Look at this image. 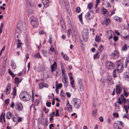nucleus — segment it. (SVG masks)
<instances>
[{
	"label": "nucleus",
	"mask_w": 129,
	"mask_h": 129,
	"mask_svg": "<svg viewBox=\"0 0 129 129\" xmlns=\"http://www.w3.org/2000/svg\"><path fill=\"white\" fill-rule=\"evenodd\" d=\"M60 65L62 76V81L63 83L64 86L65 87H67L68 83L67 77L66 74L65 73V71L64 66L62 63H61Z\"/></svg>",
	"instance_id": "nucleus-1"
},
{
	"label": "nucleus",
	"mask_w": 129,
	"mask_h": 129,
	"mask_svg": "<svg viewBox=\"0 0 129 129\" xmlns=\"http://www.w3.org/2000/svg\"><path fill=\"white\" fill-rule=\"evenodd\" d=\"M19 97L22 100L27 101L30 100L31 96L28 93L25 91H23L20 94Z\"/></svg>",
	"instance_id": "nucleus-2"
},
{
	"label": "nucleus",
	"mask_w": 129,
	"mask_h": 129,
	"mask_svg": "<svg viewBox=\"0 0 129 129\" xmlns=\"http://www.w3.org/2000/svg\"><path fill=\"white\" fill-rule=\"evenodd\" d=\"M81 100L79 99L75 98L73 99L72 100L71 104L74 107L78 108L80 107L81 105Z\"/></svg>",
	"instance_id": "nucleus-3"
},
{
	"label": "nucleus",
	"mask_w": 129,
	"mask_h": 129,
	"mask_svg": "<svg viewBox=\"0 0 129 129\" xmlns=\"http://www.w3.org/2000/svg\"><path fill=\"white\" fill-rule=\"evenodd\" d=\"M32 25L34 28H37L38 26V20L36 17L34 16L31 17L30 19Z\"/></svg>",
	"instance_id": "nucleus-4"
},
{
	"label": "nucleus",
	"mask_w": 129,
	"mask_h": 129,
	"mask_svg": "<svg viewBox=\"0 0 129 129\" xmlns=\"http://www.w3.org/2000/svg\"><path fill=\"white\" fill-rule=\"evenodd\" d=\"M78 84L77 88L79 91H82L84 90V87L83 84L82 80L80 78L77 79Z\"/></svg>",
	"instance_id": "nucleus-5"
},
{
	"label": "nucleus",
	"mask_w": 129,
	"mask_h": 129,
	"mask_svg": "<svg viewBox=\"0 0 129 129\" xmlns=\"http://www.w3.org/2000/svg\"><path fill=\"white\" fill-rule=\"evenodd\" d=\"M18 24L17 25L18 27L16 29L15 34V39L16 40H17L18 42L20 41V40L18 39L19 37V35L21 31V29L20 27L18 26Z\"/></svg>",
	"instance_id": "nucleus-6"
},
{
	"label": "nucleus",
	"mask_w": 129,
	"mask_h": 129,
	"mask_svg": "<svg viewBox=\"0 0 129 129\" xmlns=\"http://www.w3.org/2000/svg\"><path fill=\"white\" fill-rule=\"evenodd\" d=\"M94 16L93 12L92 11H89L86 14L85 17L88 20H91L93 18Z\"/></svg>",
	"instance_id": "nucleus-7"
},
{
	"label": "nucleus",
	"mask_w": 129,
	"mask_h": 129,
	"mask_svg": "<svg viewBox=\"0 0 129 129\" xmlns=\"http://www.w3.org/2000/svg\"><path fill=\"white\" fill-rule=\"evenodd\" d=\"M106 65L107 68L110 70L113 69L115 67V64L113 62L109 61L106 62Z\"/></svg>",
	"instance_id": "nucleus-8"
},
{
	"label": "nucleus",
	"mask_w": 129,
	"mask_h": 129,
	"mask_svg": "<svg viewBox=\"0 0 129 129\" xmlns=\"http://www.w3.org/2000/svg\"><path fill=\"white\" fill-rule=\"evenodd\" d=\"M15 107L16 110L18 111H22L23 109L22 104L21 103L19 102L15 104Z\"/></svg>",
	"instance_id": "nucleus-9"
},
{
	"label": "nucleus",
	"mask_w": 129,
	"mask_h": 129,
	"mask_svg": "<svg viewBox=\"0 0 129 129\" xmlns=\"http://www.w3.org/2000/svg\"><path fill=\"white\" fill-rule=\"evenodd\" d=\"M116 92L117 94H119L122 91V87L120 85H116L115 86Z\"/></svg>",
	"instance_id": "nucleus-10"
},
{
	"label": "nucleus",
	"mask_w": 129,
	"mask_h": 129,
	"mask_svg": "<svg viewBox=\"0 0 129 129\" xmlns=\"http://www.w3.org/2000/svg\"><path fill=\"white\" fill-rule=\"evenodd\" d=\"M111 56L113 58L116 59L118 58L119 56V54L118 51L116 50L114 51L112 53Z\"/></svg>",
	"instance_id": "nucleus-11"
},
{
	"label": "nucleus",
	"mask_w": 129,
	"mask_h": 129,
	"mask_svg": "<svg viewBox=\"0 0 129 129\" xmlns=\"http://www.w3.org/2000/svg\"><path fill=\"white\" fill-rule=\"evenodd\" d=\"M11 85L10 83H8L6 86L5 93L6 94H8L10 93L11 91Z\"/></svg>",
	"instance_id": "nucleus-12"
},
{
	"label": "nucleus",
	"mask_w": 129,
	"mask_h": 129,
	"mask_svg": "<svg viewBox=\"0 0 129 129\" xmlns=\"http://www.w3.org/2000/svg\"><path fill=\"white\" fill-rule=\"evenodd\" d=\"M57 64L56 62H54V63L51 67V69L52 73H53L55 70V69L57 68Z\"/></svg>",
	"instance_id": "nucleus-13"
},
{
	"label": "nucleus",
	"mask_w": 129,
	"mask_h": 129,
	"mask_svg": "<svg viewBox=\"0 0 129 129\" xmlns=\"http://www.w3.org/2000/svg\"><path fill=\"white\" fill-rule=\"evenodd\" d=\"M107 83L109 85H111L113 84V82L112 79L111 77L108 76L106 79Z\"/></svg>",
	"instance_id": "nucleus-14"
},
{
	"label": "nucleus",
	"mask_w": 129,
	"mask_h": 129,
	"mask_svg": "<svg viewBox=\"0 0 129 129\" xmlns=\"http://www.w3.org/2000/svg\"><path fill=\"white\" fill-rule=\"evenodd\" d=\"M117 71H118V72H121L123 70V66L121 64L118 65L117 67Z\"/></svg>",
	"instance_id": "nucleus-15"
},
{
	"label": "nucleus",
	"mask_w": 129,
	"mask_h": 129,
	"mask_svg": "<svg viewBox=\"0 0 129 129\" xmlns=\"http://www.w3.org/2000/svg\"><path fill=\"white\" fill-rule=\"evenodd\" d=\"M67 110L69 112H70L72 111V107L69 103L68 101L67 103Z\"/></svg>",
	"instance_id": "nucleus-16"
},
{
	"label": "nucleus",
	"mask_w": 129,
	"mask_h": 129,
	"mask_svg": "<svg viewBox=\"0 0 129 129\" xmlns=\"http://www.w3.org/2000/svg\"><path fill=\"white\" fill-rule=\"evenodd\" d=\"M42 2L44 7L45 8L48 7L49 5V1L48 0H43Z\"/></svg>",
	"instance_id": "nucleus-17"
},
{
	"label": "nucleus",
	"mask_w": 129,
	"mask_h": 129,
	"mask_svg": "<svg viewBox=\"0 0 129 129\" xmlns=\"http://www.w3.org/2000/svg\"><path fill=\"white\" fill-rule=\"evenodd\" d=\"M11 66L12 67V69H15L16 67V66L15 63L14 62L13 60H11Z\"/></svg>",
	"instance_id": "nucleus-18"
},
{
	"label": "nucleus",
	"mask_w": 129,
	"mask_h": 129,
	"mask_svg": "<svg viewBox=\"0 0 129 129\" xmlns=\"http://www.w3.org/2000/svg\"><path fill=\"white\" fill-rule=\"evenodd\" d=\"M120 96L121 97V100H122L123 102V104H125L126 102H127V101H128V102L129 101L128 99L126 100L125 99V98L124 97L123 94H121Z\"/></svg>",
	"instance_id": "nucleus-19"
},
{
	"label": "nucleus",
	"mask_w": 129,
	"mask_h": 129,
	"mask_svg": "<svg viewBox=\"0 0 129 129\" xmlns=\"http://www.w3.org/2000/svg\"><path fill=\"white\" fill-rule=\"evenodd\" d=\"M114 19L116 21L119 22H120L122 20V18H121L116 16L114 17Z\"/></svg>",
	"instance_id": "nucleus-20"
},
{
	"label": "nucleus",
	"mask_w": 129,
	"mask_h": 129,
	"mask_svg": "<svg viewBox=\"0 0 129 129\" xmlns=\"http://www.w3.org/2000/svg\"><path fill=\"white\" fill-rule=\"evenodd\" d=\"M88 35L87 34H84L83 35V38L85 42H87L88 39Z\"/></svg>",
	"instance_id": "nucleus-21"
},
{
	"label": "nucleus",
	"mask_w": 129,
	"mask_h": 129,
	"mask_svg": "<svg viewBox=\"0 0 129 129\" xmlns=\"http://www.w3.org/2000/svg\"><path fill=\"white\" fill-rule=\"evenodd\" d=\"M123 4L125 6H129V0H125L123 3Z\"/></svg>",
	"instance_id": "nucleus-22"
},
{
	"label": "nucleus",
	"mask_w": 129,
	"mask_h": 129,
	"mask_svg": "<svg viewBox=\"0 0 129 129\" xmlns=\"http://www.w3.org/2000/svg\"><path fill=\"white\" fill-rule=\"evenodd\" d=\"M61 54L64 59L67 60H69V57L66 54H64L62 52H61Z\"/></svg>",
	"instance_id": "nucleus-23"
},
{
	"label": "nucleus",
	"mask_w": 129,
	"mask_h": 129,
	"mask_svg": "<svg viewBox=\"0 0 129 129\" xmlns=\"http://www.w3.org/2000/svg\"><path fill=\"white\" fill-rule=\"evenodd\" d=\"M102 13L103 14L107 15L108 14L107 10L105 8H103L101 10Z\"/></svg>",
	"instance_id": "nucleus-24"
},
{
	"label": "nucleus",
	"mask_w": 129,
	"mask_h": 129,
	"mask_svg": "<svg viewBox=\"0 0 129 129\" xmlns=\"http://www.w3.org/2000/svg\"><path fill=\"white\" fill-rule=\"evenodd\" d=\"M114 126L115 129H121V126L116 123H114Z\"/></svg>",
	"instance_id": "nucleus-25"
},
{
	"label": "nucleus",
	"mask_w": 129,
	"mask_h": 129,
	"mask_svg": "<svg viewBox=\"0 0 129 129\" xmlns=\"http://www.w3.org/2000/svg\"><path fill=\"white\" fill-rule=\"evenodd\" d=\"M127 46L126 44H124L122 47V51H125L127 50Z\"/></svg>",
	"instance_id": "nucleus-26"
},
{
	"label": "nucleus",
	"mask_w": 129,
	"mask_h": 129,
	"mask_svg": "<svg viewBox=\"0 0 129 129\" xmlns=\"http://www.w3.org/2000/svg\"><path fill=\"white\" fill-rule=\"evenodd\" d=\"M60 24L61 27L62 29L65 28V26L63 21L61 20L60 21Z\"/></svg>",
	"instance_id": "nucleus-27"
},
{
	"label": "nucleus",
	"mask_w": 129,
	"mask_h": 129,
	"mask_svg": "<svg viewBox=\"0 0 129 129\" xmlns=\"http://www.w3.org/2000/svg\"><path fill=\"white\" fill-rule=\"evenodd\" d=\"M34 57L35 58H41V56L40 55L39 53V52H38L37 53L35 54L34 56Z\"/></svg>",
	"instance_id": "nucleus-28"
},
{
	"label": "nucleus",
	"mask_w": 129,
	"mask_h": 129,
	"mask_svg": "<svg viewBox=\"0 0 129 129\" xmlns=\"http://www.w3.org/2000/svg\"><path fill=\"white\" fill-rule=\"evenodd\" d=\"M110 22V20L109 18H106L105 22V25L107 26L108 25Z\"/></svg>",
	"instance_id": "nucleus-29"
},
{
	"label": "nucleus",
	"mask_w": 129,
	"mask_h": 129,
	"mask_svg": "<svg viewBox=\"0 0 129 129\" xmlns=\"http://www.w3.org/2000/svg\"><path fill=\"white\" fill-rule=\"evenodd\" d=\"M79 20L80 21L81 23H83V21L82 20V14L81 13L79 15Z\"/></svg>",
	"instance_id": "nucleus-30"
},
{
	"label": "nucleus",
	"mask_w": 129,
	"mask_h": 129,
	"mask_svg": "<svg viewBox=\"0 0 129 129\" xmlns=\"http://www.w3.org/2000/svg\"><path fill=\"white\" fill-rule=\"evenodd\" d=\"M19 78L17 77H16L15 78L14 83L15 84H16L17 83H19Z\"/></svg>",
	"instance_id": "nucleus-31"
},
{
	"label": "nucleus",
	"mask_w": 129,
	"mask_h": 129,
	"mask_svg": "<svg viewBox=\"0 0 129 129\" xmlns=\"http://www.w3.org/2000/svg\"><path fill=\"white\" fill-rule=\"evenodd\" d=\"M13 96H15L16 95V89L15 87H14L13 89Z\"/></svg>",
	"instance_id": "nucleus-32"
},
{
	"label": "nucleus",
	"mask_w": 129,
	"mask_h": 129,
	"mask_svg": "<svg viewBox=\"0 0 129 129\" xmlns=\"http://www.w3.org/2000/svg\"><path fill=\"white\" fill-rule=\"evenodd\" d=\"M9 74L11 76L13 77H15V75L11 71L10 69L9 70Z\"/></svg>",
	"instance_id": "nucleus-33"
},
{
	"label": "nucleus",
	"mask_w": 129,
	"mask_h": 129,
	"mask_svg": "<svg viewBox=\"0 0 129 129\" xmlns=\"http://www.w3.org/2000/svg\"><path fill=\"white\" fill-rule=\"evenodd\" d=\"M95 41L96 42H99L101 40L99 36H96L95 38Z\"/></svg>",
	"instance_id": "nucleus-34"
},
{
	"label": "nucleus",
	"mask_w": 129,
	"mask_h": 129,
	"mask_svg": "<svg viewBox=\"0 0 129 129\" xmlns=\"http://www.w3.org/2000/svg\"><path fill=\"white\" fill-rule=\"evenodd\" d=\"M62 84L61 83H60L59 84H57L56 86V88H58V89H60L62 87Z\"/></svg>",
	"instance_id": "nucleus-35"
},
{
	"label": "nucleus",
	"mask_w": 129,
	"mask_h": 129,
	"mask_svg": "<svg viewBox=\"0 0 129 129\" xmlns=\"http://www.w3.org/2000/svg\"><path fill=\"white\" fill-rule=\"evenodd\" d=\"M100 57V55H98V53H96V54L94 55L93 58L95 59L96 58H99Z\"/></svg>",
	"instance_id": "nucleus-36"
},
{
	"label": "nucleus",
	"mask_w": 129,
	"mask_h": 129,
	"mask_svg": "<svg viewBox=\"0 0 129 129\" xmlns=\"http://www.w3.org/2000/svg\"><path fill=\"white\" fill-rule=\"evenodd\" d=\"M124 78L127 80H129V76L126 74H124Z\"/></svg>",
	"instance_id": "nucleus-37"
},
{
	"label": "nucleus",
	"mask_w": 129,
	"mask_h": 129,
	"mask_svg": "<svg viewBox=\"0 0 129 129\" xmlns=\"http://www.w3.org/2000/svg\"><path fill=\"white\" fill-rule=\"evenodd\" d=\"M93 5L91 3H89L88 5L87 8L89 9V10L90 9Z\"/></svg>",
	"instance_id": "nucleus-38"
},
{
	"label": "nucleus",
	"mask_w": 129,
	"mask_h": 129,
	"mask_svg": "<svg viewBox=\"0 0 129 129\" xmlns=\"http://www.w3.org/2000/svg\"><path fill=\"white\" fill-rule=\"evenodd\" d=\"M117 71L116 70V69H114V70L113 71V72L112 73L113 76L114 77H116V72Z\"/></svg>",
	"instance_id": "nucleus-39"
},
{
	"label": "nucleus",
	"mask_w": 129,
	"mask_h": 129,
	"mask_svg": "<svg viewBox=\"0 0 129 129\" xmlns=\"http://www.w3.org/2000/svg\"><path fill=\"white\" fill-rule=\"evenodd\" d=\"M39 86L41 89H42L43 87H44V83H41L39 84Z\"/></svg>",
	"instance_id": "nucleus-40"
},
{
	"label": "nucleus",
	"mask_w": 129,
	"mask_h": 129,
	"mask_svg": "<svg viewBox=\"0 0 129 129\" xmlns=\"http://www.w3.org/2000/svg\"><path fill=\"white\" fill-rule=\"evenodd\" d=\"M49 42L50 44H51L52 42V38L51 35H49Z\"/></svg>",
	"instance_id": "nucleus-41"
},
{
	"label": "nucleus",
	"mask_w": 129,
	"mask_h": 129,
	"mask_svg": "<svg viewBox=\"0 0 129 129\" xmlns=\"http://www.w3.org/2000/svg\"><path fill=\"white\" fill-rule=\"evenodd\" d=\"M39 103V100H38L37 99L36 100H35V105L36 106H37L38 105V104Z\"/></svg>",
	"instance_id": "nucleus-42"
},
{
	"label": "nucleus",
	"mask_w": 129,
	"mask_h": 129,
	"mask_svg": "<svg viewBox=\"0 0 129 129\" xmlns=\"http://www.w3.org/2000/svg\"><path fill=\"white\" fill-rule=\"evenodd\" d=\"M68 74L69 76L70 79V80H72L73 79V77L72 76V74L71 73H69Z\"/></svg>",
	"instance_id": "nucleus-43"
},
{
	"label": "nucleus",
	"mask_w": 129,
	"mask_h": 129,
	"mask_svg": "<svg viewBox=\"0 0 129 129\" xmlns=\"http://www.w3.org/2000/svg\"><path fill=\"white\" fill-rule=\"evenodd\" d=\"M80 9L79 7H77L76 9V12L79 13L80 11Z\"/></svg>",
	"instance_id": "nucleus-44"
},
{
	"label": "nucleus",
	"mask_w": 129,
	"mask_h": 129,
	"mask_svg": "<svg viewBox=\"0 0 129 129\" xmlns=\"http://www.w3.org/2000/svg\"><path fill=\"white\" fill-rule=\"evenodd\" d=\"M25 41L26 45H27L28 46L29 45V44L28 43V40L27 39V37H26L25 38Z\"/></svg>",
	"instance_id": "nucleus-45"
},
{
	"label": "nucleus",
	"mask_w": 129,
	"mask_h": 129,
	"mask_svg": "<svg viewBox=\"0 0 129 129\" xmlns=\"http://www.w3.org/2000/svg\"><path fill=\"white\" fill-rule=\"evenodd\" d=\"M50 50L52 51L53 52L54 51V50H55L54 47L53 45H52L51 46V47L50 48Z\"/></svg>",
	"instance_id": "nucleus-46"
},
{
	"label": "nucleus",
	"mask_w": 129,
	"mask_h": 129,
	"mask_svg": "<svg viewBox=\"0 0 129 129\" xmlns=\"http://www.w3.org/2000/svg\"><path fill=\"white\" fill-rule=\"evenodd\" d=\"M3 116L4 115L3 113H2L0 117V121L1 122L3 121Z\"/></svg>",
	"instance_id": "nucleus-47"
},
{
	"label": "nucleus",
	"mask_w": 129,
	"mask_h": 129,
	"mask_svg": "<svg viewBox=\"0 0 129 129\" xmlns=\"http://www.w3.org/2000/svg\"><path fill=\"white\" fill-rule=\"evenodd\" d=\"M118 122H119V124H118L120 126H121L122 127H123L124 126V125H123L122 124V123H123V122L120 121H118Z\"/></svg>",
	"instance_id": "nucleus-48"
},
{
	"label": "nucleus",
	"mask_w": 129,
	"mask_h": 129,
	"mask_svg": "<svg viewBox=\"0 0 129 129\" xmlns=\"http://www.w3.org/2000/svg\"><path fill=\"white\" fill-rule=\"evenodd\" d=\"M32 10L30 9H29L28 10V16L30 15L31 13L32 12Z\"/></svg>",
	"instance_id": "nucleus-49"
},
{
	"label": "nucleus",
	"mask_w": 129,
	"mask_h": 129,
	"mask_svg": "<svg viewBox=\"0 0 129 129\" xmlns=\"http://www.w3.org/2000/svg\"><path fill=\"white\" fill-rule=\"evenodd\" d=\"M9 99H7L5 100V104L6 105H8L9 103Z\"/></svg>",
	"instance_id": "nucleus-50"
},
{
	"label": "nucleus",
	"mask_w": 129,
	"mask_h": 129,
	"mask_svg": "<svg viewBox=\"0 0 129 129\" xmlns=\"http://www.w3.org/2000/svg\"><path fill=\"white\" fill-rule=\"evenodd\" d=\"M71 31L70 29H69L67 31V34L68 36H70L71 34Z\"/></svg>",
	"instance_id": "nucleus-51"
},
{
	"label": "nucleus",
	"mask_w": 129,
	"mask_h": 129,
	"mask_svg": "<svg viewBox=\"0 0 129 129\" xmlns=\"http://www.w3.org/2000/svg\"><path fill=\"white\" fill-rule=\"evenodd\" d=\"M103 49V46L101 45H100L99 48L98 49V50H99L100 51H102L101 50H102Z\"/></svg>",
	"instance_id": "nucleus-52"
},
{
	"label": "nucleus",
	"mask_w": 129,
	"mask_h": 129,
	"mask_svg": "<svg viewBox=\"0 0 129 129\" xmlns=\"http://www.w3.org/2000/svg\"><path fill=\"white\" fill-rule=\"evenodd\" d=\"M44 111L45 113H48V112H49L48 110L45 107H44Z\"/></svg>",
	"instance_id": "nucleus-53"
},
{
	"label": "nucleus",
	"mask_w": 129,
	"mask_h": 129,
	"mask_svg": "<svg viewBox=\"0 0 129 129\" xmlns=\"http://www.w3.org/2000/svg\"><path fill=\"white\" fill-rule=\"evenodd\" d=\"M113 116L115 117H118V113H113Z\"/></svg>",
	"instance_id": "nucleus-54"
},
{
	"label": "nucleus",
	"mask_w": 129,
	"mask_h": 129,
	"mask_svg": "<svg viewBox=\"0 0 129 129\" xmlns=\"http://www.w3.org/2000/svg\"><path fill=\"white\" fill-rule=\"evenodd\" d=\"M125 96H127L128 95V93L126 92L125 90H124L123 92Z\"/></svg>",
	"instance_id": "nucleus-55"
},
{
	"label": "nucleus",
	"mask_w": 129,
	"mask_h": 129,
	"mask_svg": "<svg viewBox=\"0 0 129 129\" xmlns=\"http://www.w3.org/2000/svg\"><path fill=\"white\" fill-rule=\"evenodd\" d=\"M113 39L114 41L115 42L118 40V37L117 36H115L114 37Z\"/></svg>",
	"instance_id": "nucleus-56"
},
{
	"label": "nucleus",
	"mask_w": 129,
	"mask_h": 129,
	"mask_svg": "<svg viewBox=\"0 0 129 129\" xmlns=\"http://www.w3.org/2000/svg\"><path fill=\"white\" fill-rule=\"evenodd\" d=\"M99 0H96V3L95 5V7L96 8L99 4Z\"/></svg>",
	"instance_id": "nucleus-57"
},
{
	"label": "nucleus",
	"mask_w": 129,
	"mask_h": 129,
	"mask_svg": "<svg viewBox=\"0 0 129 129\" xmlns=\"http://www.w3.org/2000/svg\"><path fill=\"white\" fill-rule=\"evenodd\" d=\"M99 120L101 122H103V120H104L102 116H100V117H99Z\"/></svg>",
	"instance_id": "nucleus-58"
},
{
	"label": "nucleus",
	"mask_w": 129,
	"mask_h": 129,
	"mask_svg": "<svg viewBox=\"0 0 129 129\" xmlns=\"http://www.w3.org/2000/svg\"><path fill=\"white\" fill-rule=\"evenodd\" d=\"M111 121V120L110 118H108L107 119V122L108 124H109L110 123V122Z\"/></svg>",
	"instance_id": "nucleus-59"
},
{
	"label": "nucleus",
	"mask_w": 129,
	"mask_h": 129,
	"mask_svg": "<svg viewBox=\"0 0 129 129\" xmlns=\"http://www.w3.org/2000/svg\"><path fill=\"white\" fill-rule=\"evenodd\" d=\"M4 26V24L3 23H1V26L0 27V30L2 31L3 28Z\"/></svg>",
	"instance_id": "nucleus-60"
},
{
	"label": "nucleus",
	"mask_w": 129,
	"mask_h": 129,
	"mask_svg": "<svg viewBox=\"0 0 129 129\" xmlns=\"http://www.w3.org/2000/svg\"><path fill=\"white\" fill-rule=\"evenodd\" d=\"M51 104V103L50 102H47L46 103V105L47 106H48L49 107H50V104Z\"/></svg>",
	"instance_id": "nucleus-61"
},
{
	"label": "nucleus",
	"mask_w": 129,
	"mask_h": 129,
	"mask_svg": "<svg viewBox=\"0 0 129 129\" xmlns=\"http://www.w3.org/2000/svg\"><path fill=\"white\" fill-rule=\"evenodd\" d=\"M20 41L19 42H18V43L17 44V47L18 48H20V46L21 45V43H20Z\"/></svg>",
	"instance_id": "nucleus-62"
},
{
	"label": "nucleus",
	"mask_w": 129,
	"mask_h": 129,
	"mask_svg": "<svg viewBox=\"0 0 129 129\" xmlns=\"http://www.w3.org/2000/svg\"><path fill=\"white\" fill-rule=\"evenodd\" d=\"M25 2L26 4L27 5V6L30 5V2L28 0H25Z\"/></svg>",
	"instance_id": "nucleus-63"
},
{
	"label": "nucleus",
	"mask_w": 129,
	"mask_h": 129,
	"mask_svg": "<svg viewBox=\"0 0 129 129\" xmlns=\"http://www.w3.org/2000/svg\"><path fill=\"white\" fill-rule=\"evenodd\" d=\"M129 61V56H127L126 59L125 63H128Z\"/></svg>",
	"instance_id": "nucleus-64"
}]
</instances>
